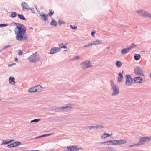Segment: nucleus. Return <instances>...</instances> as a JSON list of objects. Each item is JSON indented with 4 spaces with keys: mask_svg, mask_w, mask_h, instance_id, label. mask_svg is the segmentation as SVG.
<instances>
[{
    "mask_svg": "<svg viewBox=\"0 0 151 151\" xmlns=\"http://www.w3.org/2000/svg\"><path fill=\"white\" fill-rule=\"evenodd\" d=\"M18 31L15 29V34L16 35V39L17 40L19 41H22L26 40L27 39V35L25 34L26 31V28L22 24H20V25L17 26L16 27Z\"/></svg>",
    "mask_w": 151,
    "mask_h": 151,
    "instance_id": "nucleus-1",
    "label": "nucleus"
},
{
    "mask_svg": "<svg viewBox=\"0 0 151 151\" xmlns=\"http://www.w3.org/2000/svg\"><path fill=\"white\" fill-rule=\"evenodd\" d=\"M110 83L112 90V95L113 96L118 94L119 93V89L118 87L111 80Z\"/></svg>",
    "mask_w": 151,
    "mask_h": 151,
    "instance_id": "nucleus-2",
    "label": "nucleus"
},
{
    "mask_svg": "<svg viewBox=\"0 0 151 151\" xmlns=\"http://www.w3.org/2000/svg\"><path fill=\"white\" fill-rule=\"evenodd\" d=\"M80 65L82 69L86 70L93 67V65L89 60L83 61L80 63Z\"/></svg>",
    "mask_w": 151,
    "mask_h": 151,
    "instance_id": "nucleus-3",
    "label": "nucleus"
},
{
    "mask_svg": "<svg viewBox=\"0 0 151 151\" xmlns=\"http://www.w3.org/2000/svg\"><path fill=\"white\" fill-rule=\"evenodd\" d=\"M28 59L30 63H35L39 60V55L37 53H35L29 56Z\"/></svg>",
    "mask_w": 151,
    "mask_h": 151,
    "instance_id": "nucleus-4",
    "label": "nucleus"
},
{
    "mask_svg": "<svg viewBox=\"0 0 151 151\" xmlns=\"http://www.w3.org/2000/svg\"><path fill=\"white\" fill-rule=\"evenodd\" d=\"M136 12L144 18L151 19V14L146 11L142 9H139L136 11Z\"/></svg>",
    "mask_w": 151,
    "mask_h": 151,
    "instance_id": "nucleus-5",
    "label": "nucleus"
},
{
    "mask_svg": "<svg viewBox=\"0 0 151 151\" xmlns=\"http://www.w3.org/2000/svg\"><path fill=\"white\" fill-rule=\"evenodd\" d=\"M66 151H77L83 149L81 147H78L77 146L72 145L68 146L66 148Z\"/></svg>",
    "mask_w": 151,
    "mask_h": 151,
    "instance_id": "nucleus-6",
    "label": "nucleus"
},
{
    "mask_svg": "<svg viewBox=\"0 0 151 151\" xmlns=\"http://www.w3.org/2000/svg\"><path fill=\"white\" fill-rule=\"evenodd\" d=\"M134 73L137 75L141 76H144L143 72L141 68L139 67H137L135 68Z\"/></svg>",
    "mask_w": 151,
    "mask_h": 151,
    "instance_id": "nucleus-7",
    "label": "nucleus"
},
{
    "mask_svg": "<svg viewBox=\"0 0 151 151\" xmlns=\"http://www.w3.org/2000/svg\"><path fill=\"white\" fill-rule=\"evenodd\" d=\"M126 84L127 86H129L132 83V79L129 75H126Z\"/></svg>",
    "mask_w": 151,
    "mask_h": 151,
    "instance_id": "nucleus-8",
    "label": "nucleus"
},
{
    "mask_svg": "<svg viewBox=\"0 0 151 151\" xmlns=\"http://www.w3.org/2000/svg\"><path fill=\"white\" fill-rule=\"evenodd\" d=\"M146 141L147 140L146 137L140 138L139 142L138 143L139 146L145 144Z\"/></svg>",
    "mask_w": 151,
    "mask_h": 151,
    "instance_id": "nucleus-9",
    "label": "nucleus"
},
{
    "mask_svg": "<svg viewBox=\"0 0 151 151\" xmlns=\"http://www.w3.org/2000/svg\"><path fill=\"white\" fill-rule=\"evenodd\" d=\"M74 106L73 104H68L65 106H63L60 108L62 110H64L65 109L72 108Z\"/></svg>",
    "mask_w": 151,
    "mask_h": 151,
    "instance_id": "nucleus-10",
    "label": "nucleus"
},
{
    "mask_svg": "<svg viewBox=\"0 0 151 151\" xmlns=\"http://www.w3.org/2000/svg\"><path fill=\"white\" fill-rule=\"evenodd\" d=\"M60 50V49L58 47H54L51 49L50 51V53L52 54H54L59 51Z\"/></svg>",
    "mask_w": 151,
    "mask_h": 151,
    "instance_id": "nucleus-11",
    "label": "nucleus"
},
{
    "mask_svg": "<svg viewBox=\"0 0 151 151\" xmlns=\"http://www.w3.org/2000/svg\"><path fill=\"white\" fill-rule=\"evenodd\" d=\"M21 6L23 10L25 9L29 10L30 9L27 3L25 2H23L22 3Z\"/></svg>",
    "mask_w": 151,
    "mask_h": 151,
    "instance_id": "nucleus-12",
    "label": "nucleus"
},
{
    "mask_svg": "<svg viewBox=\"0 0 151 151\" xmlns=\"http://www.w3.org/2000/svg\"><path fill=\"white\" fill-rule=\"evenodd\" d=\"M102 42L101 40H96L95 41H93L91 42V46L93 45H96L101 44Z\"/></svg>",
    "mask_w": 151,
    "mask_h": 151,
    "instance_id": "nucleus-13",
    "label": "nucleus"
},
{
    "mask_svg": "<svg viewBox=\"0 0 151 151\" xmlns=\"http://www.w3.org/2000/svg\"><path fill=\"white\" fill-rule=\"evenodd\" d=\"M142 81V78L140 77H136L134 78V81L136 83H140Z\"/></svg>",
    "mask_w": 151,
    "mask_h": 151,
    "instance_id": "nucleus-14",
    "label": "nucleus"
},
{
    "mask_svg": "<svg viewBox=\"0 0 151 151\" xmlns=\"http://www.w3.org/2000/svg\"><path fill=\"white\" fill-rule=\"evenodd\" d=\"M35 91L36 92H39L42 91V87L40 85H37L35 86Z\"/></svg>",
    "mask_w": 151,
    "mask_h": 151,
    "instance_id": "nucleus-15",
    "label": "nucleus"
},
{
    "mask_svg": "<svg viewBox=\"0 0 151 151\" xmlns=\"http://www.w3.org/2000/svg\"><path fill=\"white\" fill-rule=\"evenodd\" d=\"M112 134H109L106 133H104L101 136V138L102 139H105L109 136L112 135Z\"/></svg>",
    "mask_w": 151,
    "mask_h": 151,
    "instance_id": "nucleus-16",
    "label": "nucleus"
},
{
    "mask_svg": "<svg viewBox=\"0 0 151 151\" xmlns=\"http://www.w3.org/2000/svg\"><path fill=\"white\" fill-rule=\"evenodd\" d=\"M40 16L45 21H47L48 19V16L47 14L45 15L41 13L40 14Z\"/></svg>",
    "mask_w": 151,
    "mask_h": 151,
    "instance_id": "nucleus-17",
    "label": "nucleus"
},
{
    "mask_svg": "<svg viewBox=\"0 0 151 151\" xmlns=\"http://www.w3.org/2000/svg\"><path fill=\"white\" fill-rule=\"evenodd\" d=\"M15 79L13 77H10L9 78V81L10 83L12 85H14L15 83L14 81Z\"/></svg>",
    "mask_w": 151,
    "mask_h": 151,
    "instance_id": "nucleus-18",
    "label": "nucleus"
},
{
    "mask_svg": "<svg viewBox=\"0 0 151 151\" xmlns=\"http://www.w3.org/2000/svg\"><path fill=\"white\" fill-rule=\"evenodd\" d=\"M94 129V126H85L84 128V130H91Z\"/></svg>",
    "mask_w": 151,
    "mask_h": 151,
    "instance_id": "nucleus-19",
    "label": "nucleus"
},
{
    "mask_svg": "<svg viewBox=\"0 0 151 151\" xmlns=\"http://www.w3.org/2000/svg\"><path fill=\"white\" fill-rule=\"evenodd\" d=\"M123 71H122V73H120L118 76L119 77H118V81L119 82H121L122 81V79L123 78Z\"/></svg>",
    "mask_w": 151,
    "mask_h": 151,
    "instance_id": "nucleus-20",
    "label": "nucleus"
},
{
    "mask_svg": "<svg viewBox=\"0 0 151 151\" xmlns=\"http://www.w3.org/2000/svg\"><path fill=\"white\" fill-rule=\"evenodd\" d=\"M50 25L55 27L57 25V23L54 20H52L50 23Z\"/></svg>",
    "mask_w": 151,
    "mask_h": 151,
    "instance_id": "nucleus-21",
    "label": "nucleus"
},
{
    "mask_svg": "<svg viewBox=\"0 0 151 151\" xmlns=\"http://www.w3.org/2000/svg\"><path fill=\"white\" fill-rule=\"evenodd\" d=\"M35 86H34L29 89L28 91L29 93L36 92V91H35Z\"/></svg>",
    "mask_w": 151,
    "mask_h": 151,
    "instance_id": "nucleus-22",
    "label": "nucleus"
},
{
    "mask_svg": "<svg viewBox=\"0 0 151 151\" xmlns=\"http://www.w3.org/2000/svg\"><path fill=\"white\" fill-rule=\"evenodd\" d=\"M141 58L140 55L139 54H136L134 55V58L135 60H139Z\"/></svg>",
    "mask_w": 151,
    "mask_h": 151,
    "instance_id": "nucleus-23",
    "label": "nucleus"
},
{
    "mask_svg": "<svg viewBox=\"0 0 151 151\" xmlns=\"http://www.w3.org/2000/svg\"><path fill=\"white\" fill-rule=\"evenodd\" d=\"M19 18L21 20H26L24 16L22 14H18L17 15Z\"/></svg>",
    "mask_w": 151,
    "mask_h": 151,
    "instance_id": "nucleus-24",
    "label": "nucleus"
},
{
    "mask_svg": "<svg viewBox=\"0 0 151 151\" xmlns=\"http://www.w3.org/2000/svg\"><path fill=\"white\" fill-rule=\"evenodd\" d=\"M106 151H117L113 147H106Z\"/></svg>",
    "mask_w": 151,
    "mask_h": 151,
    "instance_id": "nucleus-25",
    "label": "nucleus"
},
{
    "mask_svg": "<svg viewBox=\"0 0 151 151\" xmlns=\"http://www.w3.org/2000/svg\"><path fill=\"white\" fill-rule=\"evenodd\" d=\"M13 143H14V147L18 146L21 144V142L18 141H16Z\"/></svg>",
    "mask_w": 151,
    "mask_h": 151,
    "instance_id": "nucleus-26",
    "label": "nucleus"
},
{
    "mask_svg": "<svg viewBox=\"0 0 151 151\" xmlns=\"http://www.w3.org/2000/svg\"><path fill=\"white\" fill-rule=\"evenodd\" d=\"M49 12L47 14L48 16H52L54 13V12L51 9H50L49 10Z\"/></svg>",
    "mask_w": 151,
    "mask_h": 151,
    "instance_id": "nucleus-27",
    "label": "nucleus"
},
{
    "mask_svg": "<svg viewBox=\"0 0 151 151\" xmlns=\"http://www.w3.org/2000/svg\"><path fill=\"white\" fill-rule=\"evenodd\" d=\"M127 50L126 48H124L121 51L122 54L125 55L127 53Z\"/></svg>",
    "mask_w": 151,
    "mask_h": 151,
    "instance_id": "nucleus-28",
    "label": "nucleus"
},
{
    "mask_svg": "<svg viewBox=\"0 0 151 151\" xmlns=\"http://www.w3.org/2000/svg\"><path fill=\"white\" fill-rule=\"evenodd\" d=\"M116 65L118 67L120 68L122 66V63L121 62L117 61L116 62Z\"/></svg>",
    "mask_w": 151,
    "mask_h": 151,
    "instance_id": "nucleus-29",
    "label": "nucleus"
},
{
    "mask_svg": "<svg viewBox=\"0 0 151 151\" xmlns=\"http://www.w3.org/2000/svg\"><path fill=\"white\" fill-rule=\"evenodd\" d=\"M94 126V129L95 128H96L97 129H103L104 128V127L103 126L100 125H96L95 126Z\"/></svg>",
    "mask_w": 151,
    "mask_h": 151,
    "instance_id": "nucleus-30",
    "label": "nucleus"
},
{
    "mask_svg": "<svg viewBox=\"0 0 151 151\" xmlns=\"http://www.w3.org/2000/svg\"><path fill=\"white\" fill-rule=\"evenodd\" d=\"M60 48L65 49L67 48V47L64 45L63 44H61L59 45Z\"/></svg>",
    "mask_w": 151,
    "mask_h": 151,
    "instance_id": "nucleus-31",
    "label": "nucleus"
},
{
    "mask_svg": "<svg viewBox=\"0 0 151 151\" xmlns=\"http://www.w3.org/2000/svg\"><path fill=\"white\" fill-rule=\"evenodd\" d=\"M16 15H17V14H16V13L15 12H12V13L11 14V17L12 18H14L15 17H16Z\"/></svg>",
    "mask_w": 151,
    "mask_h": 151,
    "instance_id": "nucleus-32",
    "label": "nucleus"
},
{
    "mask_svg": "<svg viewBox=\"0 0 151 151\" xmlns=\"http://www.w3.org/2000/svg\"><path fill=\"white\" fill-rule=\"evenodd\" d=\"M111 145H117V140H111Z\"/></svg>",
    "mask_w": 151,
    "mask_h": 151,
    "instance_id": "nucleus-33",
    "label": "nucleus"
},
{
    "mask_svg": "<svg viewBox=\"0 0 151 151\" xmlns=\"http://www.w3.org/2000/svg\"><path fill=\"white\" fill-rule=\"evenodd\" d=\"M41 120L40 119H35L34 120H32L30 121L31 123L34 122H37L40 121Z\"/></svg>",
    "mask_w": 151,
    "mask_h": 151,
    "instance_id": "nucleus-34",
    "label": "nucleus"
},
{
    "mask_svg": "<svg viewBox=\"0 0 151 151\" xmlns=\"http://www.w3.org/2000/svg\"><path fill=\"white\" fill-rule=\"evenodd\" d=\"M2 141H3V142L2 143V144H1V145H7V144H9L8 141H7V140H2Z\"/></svg>",
    "mask_w": 151,
    "mask_h": 151,
    "instance_id": "nucleus-35",
    "label": "nucleus"
},
{
    "mask_svg": "<svg viewBox=\"0 0 151 151\" xmlns=\"http://www.w3.org/2000/svg\"><path fill=\"white\" fill-rule=\"evenodd\" d=\"M80 58V57L78 56H76L75 57H74L71 60H78Z\"/></svg>",
    "mask_w": 151,
    "mask_h": 151,
    "instance_id": "nucleus-36",
    "label": "nucleus"
},
{
    "mask_svg": "<svg viewBox=\"0 0 151 151\" xmlns=\"http://www.w3.org/2000/svg\"><path fill=\"white\" fill-rule=\"evenodd\" d=\"M14 143H12V144H11L9 145H7V147H8V148H11V147H14Z\"/></svg>",
    "mask_w": 151,
    "mask_h": 151,
    "instance_id": "nucleus-37",
    "label": "nucleus"
},
{
    "mask_svg": "<svg viewBox=\"0 0 151 151\" xmlns=\"http://www.w3.org/2000/svg\"><path fill=\"white\" fill-rule=\"evenodd\" d=\"M130 147H136V146H139V145L138 144V143L134 144L131 145L129 146Z\"/></svg>",
    "mask_w": 151,
    "mask_h": 151,
    "instance_id": "nucleus-38",
    "label": "nucleus"
},
{
    "mask_svg": "<svg viewBox=\"0 0 151 151\" xmlns=\"http://www.w3.org/2000/svg\"><path fill=\"white\" fill-rule=\"evenodd\" d=\"M52 108L53 110H58L60 108L58 106H54Z\"/></svg>",
    "mask_w": 151,
    "mask_h": 151,
    "instance_id": "nucleus-39",
    "label": "nucleus"
},
{
    "mask_svg": "<svg viewBox=\"0 0 151 151\" xmlns=\"http://www.w3.org/2000/svg\"><path fill=\"white\" fill-rule=\"evenodd\" d=\"M136 46H137V45H135L134 43H133L130 45V47L131 48V49H132V48L135 47H136Z\"/></svg>",
    "mask_w": 151,
    "mask_h": 151,
    "instance_id": "nucleus-40",
    "label": "nucleus"
},
{
    "mask_svg": "<svg viewBox=\"0 0 151 151\" xmlns=\"http://www.w3.org/2000/svg\"><path fill=\"white\" fill-rule=\"evenodd\" d=\"M70 27L73 29H77V27L75 25L73 26L72 25H70Z\"/></svg>",
    "mask_w": 151,
    "mask_h": 151,
    "instance_id": "nucleus-41",
    "label": "nucleus"
},
{
    "mask_svg": "<svg viewBox=\"0 0 151 151\" xmlns=\"http://www.w3.org/2000/svg\"><path fill=\"white\" fill-rule=\"evenodd\" d=\"M106 144L108 145H109L110 144L111 145V140H110L108 141H106Z\"/></svg>",
    "mask_w": 151,
    "mask_h": 151,
    "instance_id": "nucleus-42",
    "label": "nucleus"
},
{
    "mask_svg": "<svg viewBox=\"0 0 151 151\" xmlns=\"http://www.w3.org/2000/svg\"><path fill=\"white\" fill-rule=\"evenodd\" d=\"M117 145L122 144V140H117Z\"/></svg>",
    "mask_w": 151,
    "mask_h": 151,
    "instance_id": "nucleus-43",
    "label": "nucleus"
},
{
    "mask_svg": "<svg viewBox=\"0 0 151 151\" xmlns=\"http://www.w3.org/2000/svg\"><path fill=\"white\" fill-rule=\"evenodd\" d=\"M8 25L7 24H0V27H5L7 26Z\"/></svg>",
    "mask_w": 151,
    "mask_h": 151,
    "instance_id": "nucleus-44",
    "label": "nucleus"
},
{
    "mask_svg": "<svg viewBox=\"0 0 151 151\" xmlns=\"http://www.w3.org/2000/svg\"><path fill=\"white\" fill-rule=\"evenodd\" d=\"M90 46H91V43L90 44H88L87 45H83V47H89Z\"/></svg>",
    "mask_w": 151,
    "mask_h": 151,
    "instance_id": "nucleus-45",
    "label": "nucleus"
},
{
    "mask_svg": "<svg viewBox=\"0 0 151 151\" xmlns=\"http://www.w3.org/2000/svg\"><path fill=\"white\" fill-rule=\"evenodd\" d=\"M146 138H147V141H148L151 140V136L149 137H146Z\"/></svg>",
    "mask_w": 151,
    "mask_h": 151,
    "instance_id": "nucleus-46",
    "label": "nucleus"
},
{
    "mask_svg": "<svg viewBox=\"0 0 151 151\" xmlns=\"http://www.w3.org/2000/svg\"><path fill=\"white\" fill-rule=\"evenodd\" d=\"M18 54L21 55H22L23 54V52L21 50H19L18 52Z\"/></svg>",
    "mask_w": 151,
    "mask_h": 151,
    "instance_id": "nucleus-47",
    "label": "nucleus"
},
{
    "mask_svg": "<svg viewBox=\"0 0 151 151\" xmlns=\"http://www.w3.org/2000/svg\"><path fill=\"white\" fill-rule=\"evenodd\" d=\"M102 151H106V147H103L101 148Z\"/></svg>",
    "mask_w": 151,
    "mask_h": 151,
    "instance_id": "nucleus-48",
    "label": "nucleus"
},
{
    "mask_svg": "<svg viewBox=\"0 0 151 151\" xmlns=\"http://www.w3.org/2000/svg\"><path fill=\"white\" fill-rule=\"evenodd\" d=\"M122 144H124L126 143L127 141L125 139L122 140Z\"/></svg>",
    "mask_w": 151,
    "mask_h": 151,
    "instance_id": "nucleus-49",
    "label": "nucleus"
},
{
    "mask_svg": "<svg viewBox=\"0 0 151 151\" xmlns=\"http://www.w3.org/2000/svg\"><path fill=\"white\" fill-rule=\"evenodd\" d=\"M59 24L60 25H61L62 24H64V22H62L61 21H59L58 22Z\"/></svg>",
    "mask_w": 151,
    "mask_h": 151,
    "instance_id": "nucleus-50",
    "label": "nucleus"
},
{
    "mask_svg": "<svg viewBox=\"0 0 151 151\" xmlns=\"http://www.w3.org/2000/svg\"><path fill=\"white\" fill-rule=\"evenodd\" d=\"M97 144H99V145L102 144L106 145V141L104 142H99V143H98Z\"/></svg>",
    "mask_w": 151,
    "mask_h": 151,
    "instance_id": "nucleus-51",
    "label": "nucleus"
},
{
    "mask_svg": "<svg viewBox=\"0 0 151 151\" xmlns=\"http://www.w3.org/2000/svg\"><path fill=\"white\" fill-rule=\"evenodd\" d=\"M53 134V133H51V134H44L43 136H44V137H46V136H49L52 135Z\"/></svg>",
    "mask_w": 151,
    "mask_h": 151,
    "instance_id": "nucleus-52",
    "label": "nucleus"
},
{
    "mask_svg": "<svg viewBox=\"0 0 151 151\" xmlns=\"http://www.w3.org/2000/svg\"><path fill=\"white\" fill-rule=\"evenodd\" d=\"M30 10L31 11L32 13H34L35 12V11L33 8H30Z\"/></svg>",
    "mask_w": 151,
    "mask_h": 151,
    "instance_id": "nucleus-53",
    "label": "nucleus"
},
{
    "mask_svg": "<svg viewBox=\"0 0 151 151\" xmlns=\"http://www.w3.org/2000/svg\"><path fill=\"white\" fill-rule=\"evenodd\" d=\"M10 46H11L10 45H8L6 46H5V47H4V48H3V50L7 48L8 47H10Z\"/></svg>",
    "mask_w": 151,
    "mask_h": 151,
    "instance_id": "nucleus-54",
    "label": "nucleus"
},
{
    "mask_svg": "<svg viewBox=\"0 0 151 151\" xmlns=\"http://www.w3.org/2000/svg\"><path fill=\"white\" fill-rule=\"evenodd\" d=\"M95 33V32H94V31H93V32H92L91 33V35L92 36H93V37H95V35H94V34Z\"/></svg>",
    "mask_w": 151,
    "mask_h": 151,
    "instance_id": "nucleus-55",
    "label": "nucleus"
},
{
    "mask_svg": "<svg viewBox=\"0 0 151 151\" xmlns=\"http://www.w3.org/2000/svg\"><path fill=\"white\" fill-rule=\"evenodd\" d=\"M15 63H12V64H9L8 65V66L9 67L12 66L13 65H15Z\"/></svg>",
    "mask_w": 151,
    "mask_h": 151,
    "instance_id": "nucleus-56",
    "label": "nucleus"
},
{
    "mask_svg": "<svg viewBox=\"0 0 151 151\" xmlns=\"http://www.w3.org/2000/svg\"><path fill=\"white\" fill-rule=\"evenodd\" d=\"M127 52H128L131 50V48L130 47H129L127 48Z\"/></svg>",
    "mask_w": 151,
    "mask_h": 151,
    "instance_id": "nucleus-57",
    "label": "nucleus"
},
{
    "mask_svg": "<svg viewBox=\"0 0 151 151\" xmlns=\"http://www.w3.org/2000/svg\"><path fill=\"white\" fill-rule=\"evenodd\" d=\"M14 140H10L8 141V142H9V143L12 142L14 141Z\"/></svg>",
    "mask_w": 151,
    "mask_h": 151,
    "instance_id": "nucleus-58",
    "label": "nucleus"
},
{
    "mask_svg": "<svg viewBox=\"0 0 151 151\" xmlns=\"http://www.w3.org/2000/svg\"><path fill=\"white\" fill-rule=\"evenodd\" d=\"M18 58H14V60L16 62H17L18 61Z\"/></svg>",
    "mask_w": 151,
    "mask_h": 151,
    "instance_id": "nucleus-59",
    "label": "nucleus"
},
{
    "mask_svg": "<svg viewBox=\"0 0 151 151\" xmlns=\"http://www.w3.org/2000/svg\"><path fill=\"white\" fill-rule=\"evenodd\" d=\"M20 23H15V24L16 25V26H17L19 25H20Z\"/></svg>",
    "mask_w": 151,
    "mask_h": 151,
    "instance_id": "nucleus-60",
    "label": "nucleus"
},
{
    "mask_svg": "<svg viewBox=\"0 0 151 151\" xmlns=\"http://www.w3.org/2000/svg\"><path fill=\"white\" fill-rule=\"evenodd\" d=\"M35 7L36 8V9L37 10V5H35Z\"/></svg>",
    "mask_w": 151,
    "mask_h": 151,
    "instance_id": "nucleus-61",
    "label": "nucleus"
},
{
    "mask_svg": "<svg viewBox=\"0 0 151 151\" xmlns=\"http://www.w3.org/2000/svg\"><path fill=\"white\" fill-rule=\"evenodd\" d=\"M33 29V28L32 27H29V29Z\"/></svg>",
    "mask_w": 151,
    "mask_h": 151,
    "instance_id": "nucleus-62",
    "label": "nucleus"
},
{
    "mask_svg": "<svg viewBox=\"0 0 151 151\" xmlns=\"http://www.w3.org/2000/svg\"><path fill=\"white\" fill-rule=\"evenodd\" d=\"M40 137H40V136H39V137H36V138H40Z\"/></svg>",
    "mask_w": 151,
    "mask_h": 151,
    "instance_id": "nucleus-63",
    "label": "nucleus"
},
{
    "mask_svg": "<svg viewBox=\"0 0 151 151\" xmlns=\"http://www.w3.org/2000/svg\"><path fill=\"white\" fill-rule=\"evenodd\" d=\"M150 76L151 78V73L150 74Z\"/></svg>",
    "mask_w": 151,
    "mask_h": 151,
    "instance_id": "nucleus-64",
    "label": "nucleus"
}]
</instances>
